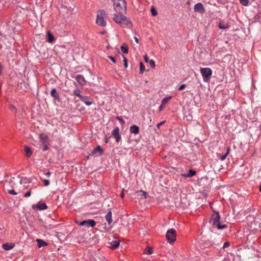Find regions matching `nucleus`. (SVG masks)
Here are the masks:
<instances>
[{
  "mask_svg": "<svg viewBox=\"0 0 261 261\" xmlns=\"http://www.w3.org/2000/svg\"><path fill=\"white\" fill-rule=\"evenodd\" d=\"M36 241L37 242L38 246L39 248L47 245V243L42 240L37 239Z\"/></svg>",
  "mask_w": 261,
  "mask_h": 261,
  "instance_id": "obj_17",
  "label": "nucleus"
},
{
  "mask_svg": "<svg viewBox=\"0 0 261 261\" xmlns=\"http://www.w3.org/2000/svg\"><path fill=\"white\" fill-rule=\"evenodd\" d=\"M91 155H90V154L87 156V159H89Z\"/></svg>",
  "mask_w": 261,
  "mask_h": 261,
  "instance_id": "obj_53",
  "label": "nucleus"
},
{
  "mask_svg": "<svg viewBox=\"0 0 261 261\" xmlns=\"http://www.w3.org/2000/svg\"><path fill=\"white\" fill-rule=\"evenodd\" d=\"M43 182H44V185L45 186H47L49 185V181L48 180H47V179H44L43 180Z\"/></svg>",
  "mask_w": 261,
  "mask_h": 261,
  "instance_id": "obj_35",
  "label": "nucleus"
},
{
  "mask_svg": "<svg viewBox=\"0 0 261 261\" xmlns=\"http://www.w3.org/2000/svg\"><path fill=\"white\" fill-rule=\"evenodd\" d=\"M83 102H84L86 105L90 106L92 103L93 101L91 99H84L83 98Z\"/></svg>",
  "mask_w": 261,
  "mask_h": 261,
  "instance_id": "obj_26",
  "label": "nucleus"
},
{
  "mask_svg": "<svg viewBox=\"0 0 261 261\" xmlns=\"http://www.w3.org/2000/svg\"><path fill=\"white\" fill-rule=\"evenodd\" d=\"M10 108H11V109L12 110H14V111H15V112H16L17 110H16V108H15V107L14 106H13V105H11V106H10Z\"/></svg>",
  "mask_w": 261,
  "mask_h": 261,
  "instance_id": "obj_44",
  "label": "nucleus"
},
{
  "mask_svg": "<svg viewBox=\"0 0 261 261\" xmlns=\"http://www.w3.org/2000/svg\"><path fill=\"white\" fill-rule=\"evenodd\" d=\"M24 151H25V155H26V156L27 157L30 158L32 155V152L30 148L28 146H25V147Z\"/></svg>",
  "mask_w": 261,
  "mask_h": 261,
  "instance_id": "obj_16",
  "label": "nucleus"
},
{
  "mask_svg": "<svg viewBox=\"0 0 261 261\" xmlns=\"http://www.w3.org/2000/svg\"><path fill=\"white\" fill-rule=\"evenodd\" d=\"M151 14L155 16L157 15V11L154 7H152L151 9Z\"/></svg>",
  "mask_w": 261,
  "mask_h": 261,
  "instance_id": "obj_32",
  "label": "nucleus"
},
{
  "mask_svg": "<svg viewBox=\"0 0 261 261\" xmlns=\"http://www.w3.org/2000/svg\"><path fill=\"white\" fill-rule=\"evenodd\" d=\"M14 246L13 243H6L2 245V247L5 250H9L13 249Z\"/></svg>",
  "mask_w": 261,
  "mask_h": 261,
  "instance_id": "obj_11",
  "label": "nucleus"
},
{
  "mask_svg": "<svg viewBox=\"0 0 261 261\" xmlns=\"http://www.w3.org/2000/svg\"><path fill=\"white\" fill-rule=\"evenodd\" d=\"M194 10L196 12L203 13L205 11L204 7L201 3H197L194 5Z\"/></svg>",
  "mask_w": 261,
  "mask_h": 261,
  "instance_id": "obj_9",
  "label": "nucleus"
},
{
  "mask_svg": "<svg viewBox=\"0 0 261 261\" xmlns=\"http://www.w3.org/2000/svg\"><path fill=\"white\" fill-rule=\"evenodd\" d=\"M121 51L124 54H127L128 50L127 45L125 43H123L121 46Z\"/></svg>",
  "mask_w": 261,
  "mask_h": 261,
  "instance_id": "obj_18",
  "label": "nucleus"
},
{
  "mask_svg": "<svg viewBox=\"0 0 261 261\" xmlns=\"http://www.w3.org/2000/svg\"><path fill=\"white\" fill-rule=\"evenodd\" d=\"M240 3L245 6H246L248 5L249 3V0H239Z\"/></svg>",
  "mask_w": 261,
  "mask_h": 261,
  "instance_id": "obj_30",
  "label": "nucleus"
},
{
  "mask_svg": "<svg viewBox=\"0 0 261 261\" xmlns=\"http://www.w3.org/2000/svg\"><path fill=\"white\" fill-rule=\"evenodd\" d=\"M256 4L257 7V13H261V0H257Z\"/></svg>",
  "mask_w": 261,
  "mask_h": 261,
  "instance_id": "obj_23",
  "label": "nucleus"
},
{
  "mask_svg": "<svg viewBox=\"0 0 261 261\" xmlns=\"http://www.w3.org/2000/svg\"><path fill=\"white\" fill-rule=\"evenodd\" d=\"M144 59L145 62H146V63L149 62V59L146 55L144 56Z\"/></svg>",
  "mask_w": 261,
  "mask_h": 261,
  "instance_id": "obj_40",
  "label": "nucleus"
},
{
  "mask_svg": "<svg viewBox=\"0 0 261 261\" xmlns=\"http://www.w3.org/2000/svg\"><path fill=\"white\" fill-rule=\"evenodd\" d=\"M47 149V145L46 144H44V147H43V150H46Z\"/></svg>",
  "mask_w": 261,
  "mask_h": 261,
  "instance_id": "obj_46",
  "label": "nucleus"
},
{
  "mask_svg": "<svg viewBox=\"0 0 261 261\" xmlns=\"http://www.w3.org/2000/svg\"><path fill=\"white\" fill-rule=\"evenodd\" d=\"M153 252L152 249L150 247H148L144 250V253L148 254H151Z\"/></svg>",
  "mask_w": 261,
  "mask_h": 261,
  "instance_id": "obj_27",
  "label": "nucleus"
},
{
  "mask_svg": "<svg viewBox=\"0 0 261 261\" xmlns=\"http://www.w3.org/2000/svg\"><path fill=\"white\" fill-rule=\"evenodd\" d=\"M81 79H82V77H81V75H78V76H76V80H77V81H78V82H79V83H81L80 80H81Z\"/></svg>",
  "mask_w": 261,
  "mask_h": 261,
  "instance_id": "obj_45",
  "label": "nucleus"
},
{
  "mask_svg": "<svg viewBox=\"0 0 261 261\" xmlns=\"http://www.w3.org/2000/svg\"><path fill=\"white\" fill-rule=\"evenodd\" d=\"M19 183H20V185L21 184L22 182H21V180L19 181Z\"/></svg>",
  "mask_w": 261,
  "mask_h": 261,
  "instance_id": "obj_57",
  "label": "nucleus"
},
{
  "mask_svg": "<svg viewBox=\"0 0 261 261\" xmlns=\"http://www.w3.org/2000/svg\"><path fill=\"white\" fill-rule=\"evenodd\" d=\"M36 206L37 207H38V209L40 210H45V209L47 208V207L46 204L45 203H41V204L39 203Z\"/></svg>",
  "mask_w": 261,
  "mask_h": 261,
  "instance_id": "obj_21",
  "label": "nucleus"
},
{
  "mask_svg": "<svg viewBox=\"0 0 261 261\" xmlns=\"http://www.w3.org/2000/svg\"><path fill=\"white\" fill-rule=\"evenodd\" d=\"M8 193L12 195H16L17 194V193L15 192V191L14 190H8Z\"/></svg>",
  "mask_w": 261,
  "mask_h": 261,
  "instance_id": "obj_36",
  "label": "nucleus"
},
{
  "mask_svg": "<svg viewBox=\"0 0 261 261\" xmlns=\"http://www.w3.org/2000/svg\"><path fill=\"white\" fill-rule=\"evenodd\" d=\"M114 8L117 13H125L126 5L124 0H113Z\"/></svg>",
  "mask_w": 261,
  "mask_h": 261,
  "instance_id": "obj_3",
  "label": "nucleus"
},
{
  "mask_svg": "<svg viewBox=\"0 0 261 261\" xmlns=\"http://www.w3.org/2000/svg\"><path fill=\"white\" fill-rule=\"evenodd\" d=\"M140 73H143V72L145 71V66H144L143 63L142 62L140 63Z\"/></svg>",
  "mask_w": 261,
  "mask_h": 261,
  "instance_id": "obj_28",
  "label": "nucleus"
},
{
  "mask_svg": "<svg viewBox=\"0 0 261 261\" xmlns=\"http://www.w3.org/2000/svg\"><path fill=\"white\" fill-rule=\"evenodd\" d=\"M186 86V85L185 84H182L181 85L179 88H178V90H182Z\"/></svg>",
  "mask_w": 261,
  "mask_h": 261,
  "instance_id": "obj_41",
  "label": "nucleus"
},
{
  "mask_svg": "<svg viewBox=\"0 0 261 261\" xmlns=\"http://www.w3.org/2000/svg\"><path fill=\"white\" fill-rule=\"evenodd\" d=\"M51 95L55 99H58L59 98V94L57 93V90L55 88L51 90L50 92Z\"/></svg>",
  "mask_w": 261,
  "mask_h": 261,
  "instance_id": "obj_14",
  "label": "nucleus"
},
{
  "mask_svg": "<svg viewBox=\"0 0 261 261\" xmlns=\"http://www.w3.org/2000/svg\"><path fill=\"white\" fill-rule=\"evenodd\" d=\"M109 142V138L107 137V136L105 137V143H107Z\"/></svg>",
  "mask_w": 261,
  "mask_h": 261,
  "instance_id": "obj_48",
  "label": "nucleus"
},
{
  "mask_svg": "<svg viewBox=\"0 0 261 261\" xmlns=\"http://www.w3.org/2000/svg\"><path fill=\"white\" fill-rule=\"evenodd\" d=\"M200 73L204 80H209L212 75L213 71L210 68H202L200 69Z\"/></svg>",
  "mask_w": 261,
  "mask_h": 261,
  "instance_id": "obj_6",
  "label": "nucleus"
},
{
  "mask_svg": "<svg viewBox=\"0 0 261 261\" xmlns=\"http://www.w3.org/2000/svg\"><path fill=\"white\" fill-rule=\"evenodd\" d=\"M75 222L77 224L82 225V221H78L76 219H75Z\"/></svg>",
  "mask_w": 261,
  "mask_h": 261,
  "instance_id": "obj_43",
  "label": "nucleus"
},
{
  "mask_svg": "<svg viewBox=\"0 0 261 261\" xmlns=\"http://www.w3.org/2000/svg\"><path fill=\"white\" fill-rule=\"evenodd\" d=\"M106 220L107 221L108 224H111L112 222V212L109 211L106 216Z\"/></svg>",
  "mask_w": 261,
  "mask_h": 261,
  "instance_id": "obj_13",
  "label": "nucleus"
},
{
  "mask_svg": "<svg viewBox=\"0 0 261 261\" xmlns=\"http://www.w3.org/2000/svg\"><path fill=\"white\" fill-rule=\"evenodd\" d=\"M107 15L103 10H98L97 12L96 23L101 27H106L107 25L106 19Z\"/></svg>",
  "mask_w": 261,
  "mask_h": 261,
  "instance_id": "obj_4",
  "label": "nucleus"
},
{
  "mask_svg": "<svg viewBox=\"0 0 261 261\" xmlns=\"http://www.w3.org/2000/svg\"><path fill=\"white\" fill-rule=\"evenodd\" d=\"M129 130L130 133L134 134H138L139 132V128L138 126L136 125H133L131 126L129 128Z\"/></svg>",
  "mask_w": 261,
  "mask_h": 261,
  "instance_id": "obj_12",
  "label": "nucleus"
},
{
  "mask_svg": "<svg viewBox=\"0 0 261 261\" xmlns=\"http://www.w3.org/2000/svg\"><path fill=\"white\" fill-rule=\"evenodd\" d=\"M135 40L137 43H139V39L136 37H134Z\"/></svg>",
  "mask_w": 261,
  "mask_h": 261,
  "instance_id": "obj_47",
  "label": "nucleus"
},
{
  "mask_svg": "<svg viewBox=\"0 0 261 261\" xmlns=\"http://www.w3.org/2000/svg\"><path fill=\"white\" fill-rule=\"evenodd\" d=\"M112 136L116 139V141L118 142L121 139V136L119 134V128L118 127H116L113 129L112 133Z\"/></svg>",
  "mask_w": 261,
  "mask_h": 261,
  "instance_id": "obj_10",
  "label": "nucleus"
},
{
  "mask_svg": "<svg viewBox=\"0 0 261 261\" xmlns=\"http://www.w3.org/2000/svg\"><path fill=\"white\" fill-rule=\"evenodd\" d=\"M165 121H161V122H160V123H159L158 124H157V125H156V127H157L158 128H160V127L162 125L164 124L165 123Z\"/></svg>",
  "mask_w": 261,
  "mask_h": 261,
  "instance_id": "obj_39",
  "label": "nucleus"
},
{
  "mask_svg": "<svg viewBox=\"0 0 261 261\" xmlns=\"http://www.w3.org/2000/svg\"><path fill=\"white\" fill-rule=\"evenodd\" d=\"M45 175L47 176H49L51 174V173L50 172H47L46 173H45Z\"/></svg>",
  "mask_w": 261,
  "mask_h": 261,
  "instance_id": "obj_49",
  "label": "nucleus"
},
{
  "mask_svg": "<svg viewBox=\"0 0 261 261\" xmlns=\"http://www.w3.org/2000/svg\"><path fill=\"white\" fill-rule=\"evenodd\" d=\"M259 191H260V192H261V185H260V186H259Z\"/></svg>",
  "mask_w": 261,
  "mask_h": 261,
  "instance_id": "obj_55",
  "label": "nucleus"
},
{
  "mask_svg": "<svg viewBox=\"0 0 261 261\" xmlns=\"http://www.w3.org/2000/svg\"><path fill=\"white\" fill-rule=\"evenodd\" d=\"M226 152L225 153V154L220 156V160L221 161L225 160L226 159L227 156L228 155V154L229 153L230 147H226Z\"/></svg>",
  "mask_w": 261,
  "mask_h": 261,
  "instance_id": "obj_15",
  "label": "nucleus"
},
{
  "mask_svg": "<svg viewBox=\"0 0 261 261\" xmlns=\"http://www.w3.org/2000/svg\"><path fill=\"white\" fill-rule=\"evenodd\" d=\"M96 225V222L94 220L88 219L83 221V227L88 228L93 227Z\"/></svg>",
  "mask_w": 261,
  "mask_h": 261,
  "instance_id": "obj_8",
  "label": "nucleus"
},
{
  "mask_svg": "<svg viewBox=\"0 0 261 261\" xmlns=\"http://www.w3.org/2000/svg\"><path fill=\"white\" fill-rule=\"evenodd\" d=\"M196 171L191 169L189 170L188 174L186 175V177H191L195 175Z\"/></svg>",
  "mask_w": 261,
  "mask_h": 261,
  "instance_id": "obj_22",
  "label": "nucleus"
},
{
  "mask_svg": "<svg viewBox=\"0 0 261 261\" xmlns=\"http://www.w3.org/2000/svg\"><path fill=\"white\" fill-rule=\"evenodd\" d=\"M47 40L48 42L49 43H51L54 40V37L53 35L51 34L50 32H47Z\"/></svg>",
  "mask_w": 261,
  "mask_h": 261,
  "instance_id": "obj_20",
  "label": "nucleus"
},
{
  "mask_svg": "<svg viewBox=\"0 0 261 261\" xmlns=\"http://www.w3.org/2000/svg\"><path fill=\"white\" fill-rule=\"evenodd\" d=\"M82 79H83V82L84 81H85L84 79V77H82ZM83 84H84L83 83Z\"/></svg>",
  "mask_w": 261,
  "mask_h": 261,
  "instance_id": "obj_56",
  "label": "nucleus"
},
{
  "mask_svg": "<svg viewBox=\"0 0 261 261\" xmlns=\"http://www.w3.org/2000/svg\"><path fill=\"white\" fill-rule=\"evenodd\" d=\"M176 230L173 229H169L166 234V239L169 243H173L176 240Z\"/></svg>",
  "mask_w": 261,
  "mask_h": 261,
  "instance_id": "obj_5",
  "label": "nucleus"
},
{
  "mask_svg": "<svg viewBox=\"0 0 261 261\" xmlns=\"http://www.w3.org/2000/svg\"><path fill=\"white\" fill-rule=\"evenodd\" d=\"M171 98V96H167L164 98L161 101V103L162 105H165L166 103L168 102V101Z\"/></svg>",
  "mask_w": 261,
  "mask_h": 261,
  "instance_id": "obj_24",
  "label": "nucleus"
},
{
  "mask_svg": "<svg viewBox=\"0 0 261 261\" xmlns=\"http://www.w3.org/2000/svg\"><path fill=\"white\" fill-rule=\"evenodd\" d=\"M125 13H117V14H114L113 19L116 23L121 25L123 27L127 26L130 27L132 26V23L127 18L124 16Z\"/></svg>",
  "mask_w": 261,
  "mask_h": 261,
  "instance_id": "obj_1",
  "label": "nucleus"
},
{
  "mask_svg": "<svg viewBox=\"0 0 261 261\" xmlns=\"http://www.w3.org/2000/svg\"><path fill=\"white\" fill-rule=\"evenodd\" d=\"M219 28L220 29H228V25L222 24L221 23H219Z\"/></svg>",
  "mask_w": 261,
  "mask_h": 261,
  "instance_id": "obj_29",
  "label": "nucleus"
},
{
  "mask_svg": "<svg viewBox=\"0 0 261 261\" xmlns=\"http://www.w3.org/2000/svg\"><path fill=\"white\" fill-rule=\"evenodd\" d=\"M137 193L140 195V196L143 197V198H146V193L145 192L142 191L141 190L138 191Z\"/></svg>",
  "mask_w": 261,
  "mask_h": 261,
  "instance_id": "obj_25",
  "label": "nucleus"
},
{
  "mask_svg": "<svg viewBox=\"0 0 261 261\" xmlns=\"http://www.w3.org/2000/svg\"><path fill=\"white\" fill-rule=\"evenodd\" d=\"M149 63L151 67L154 68L155 66V62L152 59L149 61Z\"/></svg>",
  "mask_w": 261,
  "mask_h": 261,
  "instance_id": "obj_33",
  "label": "nucleus"
},
{
  "mask_svg": "<svg viewBox=\"0 0 261 261\" xmlns=\"http://www.w3.org/2000/svg\"><path fill=\"white\" fill-rule=\"evenodd\" d=\"M220 216L218 212H214L212 215L210 222L212 224L213 227L218 229H222L226 227V225L221 224L220 223Z\"/></svg>",
  "mask_w": 261,
  "mask_h": 261,
  "instance_id": "obj_2",
  "label": "nucleus"
},
{
  "mask_svg": "<svg viewBox=\"0 0 261 261\" xmlns=\"http://www.w3.org/2000/svg\"><path fill=\"white\" fill-rule=\"evenodd\" d=\"M2 65L0 64V74L1 73V70H2Z\"/></svg>",
  "mask_w": 261,
  "mask_h": 261,
  "instance_id": "obj_54",
  "label": "nucleus"
},
{
  "mask_svg": "<svg viewBox=\"0 0 261 261\" xmlns=\"http://www.w3.org/2000/svg\"><path fill=\"white\" fill-rule=\"evenodd\" d=\"M31 194V191L30 190L28 192H27L25 194H24V197H29Z\"/></svg>",
  "mask_w": 261,
  "mask_h": 261,
  "instance_id": "obj_38",
  "label": "nucleus"
},
{
  "mask_svg": "<svg viewBox=\"0 0 261 261\" xmlns=\"http://www.w3.org/2000/svg\"><path fill=\"white\" fill-rule=\"evenodd\" d=\"M74 94L75 95L79 96V97L81 98V91L80 90L77 89L74 91Z\"/></svg>",
  "mask_w": 261,
  "mask_h": 261,
  "instance_id": "obj_31",
  "label": "nucleus"
},
{
  "mask_svg": "<svg viewBox=\"0 0 261 261\" xmlns=\"http://www.w3.org/2000/svg\"><path fill=\"white\" fill-rule=\"evenodd\" d=\"M117 119L120 120V121L123 122V120L120 117H117Z\"/></svg>",
  "mask_w": 261,
  "mask_h": 261,
  "instance_id": "obj_52",
  "label": "nucleus"
},
{
  "mask_svg": "<svg viewBox=\"0 0 261 261\" xmlns=\"http://www.w3.org/2000/svg\"><path fill=\"white\" fill-rule=\"evenodd\" d=\"M230 245V244L229 242H225L224 243V244H223V248H226V247H229Z\"/></svg>",
  "mask_w": 261,
  "mask_h": 261,
  "instance_id": "obj_37",
  "label": "nucleus"
},
{
  "mask_svg": "<svg viewBox=\"0 0 261 261\" xmlns=\"http://www.w3.org/2000/svg\"><path fill=\"white\" fill-rule=\"evenodd\" d=\"M103 150L102 147L100 145H98L95 148H94L90 153V155L92 157H98L101 155L103 153Z\"/></svg>",
  "mask_w": 261,
  "mask_h": 261,
  "instance_id": "obj_7",
  "label": "nucleus"
},
{
  "mask_svg": "<svg viewBox=\"0 0 261 261\" xmlns=\"http://www.w3.org/2000/svg\"><path fill=\"white\" fill-rule=\"evenodd\" d=\"M108 58L114 63L116 62L115 59L112 56H108Z\"/></svg>",
  "mask_w": 261,
  "mask_h": 261,
  "instance_id": "obj_42",
  "label": "nucleus"
},
{
  "mask_svg": "<svg viewBox=\"0 0 261 261\" xmlns=\"http://www.w3.org/2000/svg\"><path fill=\"white\" fill-rule=\"evenodd\" d=\"M163 106L164 105H162V103H161V105H160V108H159L160 111H162L163 110Z\"/></svg>",
  "mask_w": 261,
  "mask_h": 261,
  "instance_id": "obj_50",
  "label": "nucleus"
},
{
  "mask_svg": "<svg viewBox=\"0 0 261 261\" xmlns=\"http://www.w3.org/2000/svg\"><path fill=\"white\" fill-rule=\"evenodd\" d=\"M119 244H120L119 241H118V240L113 241L111 242L112 248L113 249H115L119 246Z\"/></svg>",
  "mask_w": 261,
  "mask_h": 261,
  "instance_id": "obj_19",
  "label": "nucleus"
},
{
  "mask_svg": "<svg viewBox=\"0 0 261 261\" xmlns=\"http://www.w3.org/2000/svg\"><path fill=\"white\" fill-rule=\"evenodd\" d=\"M40 138L43 139V137H42V136H40Z\"/></svg>",
  "mask_w": 261,
  "mask_h": 261,
  "instance_id": "obj_58",
  "label": "nucleus"
},
{
  "mask_svg": "<svg viewBox=\"0 0 261 261\" xmlns=\"http://www.w3.org/2000/svg\"><path fill=\"white\" fill-rule=\"evenodd\" d=\"M124 193L123 191H122V192L120 194V196L123 198L124 197Z\"/></svg>",
  "mask_w": 261,
  "mask_h": 261,
  "instance_id": "obj_51",
  "label": "nucleus"
},
{
  "mask_svg": "<svg viewBox=\"0 0 261 261\" xmlns=\"http://www.w3.org/2000/svg\"><path fill=\"white\" fill-rule=\"evenodd\" d=\"M123 61L124 62V67L125 68H127L128 67L127 59H126V58L124 56H123Z\"/></svg>",
  "mask_w": 261,
  "mask_h": 261,
  "instance_id": "obj_34",
  "label": "nucleus"
}]
</instances>
